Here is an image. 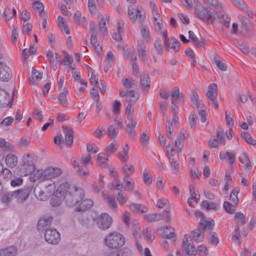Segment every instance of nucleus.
<instances>
[{"label": "nucleus", "instance_id": "obj_1", "mask_svg": "<svg viewBox=\"0 0 256 256\" xmlns=\"http://www.w3.org/2000/svg\"><path fill=\"white\" fill-rule=\"evenodd\" d=\"M126 243L124 236L118 232H112L106 234L104 239V244L108 248L118 249L122 247Z\"/></svg>", "mask_w": 256, "mask_h": 256}, {"label": "nucleus", "instance_id": "obj_2", "mask_svg": "<svg viewBox=\"0 0 256 256\" xmlns=\"http://www.w3.org/2000/svg\"><path fill=\"white\" fill-rule=\"evenodd\" d=\"M62 170L59 168L48 167L44 170H37L34 171L30 176V180L32 182L36 180L42 181L54 178L60 176Z\"/></svg>", "mask_w": 256, "mask_h": 256}, {"label": "nucleus", "instance_id": "obj_3", "mask_svg": "<svg viewBox=\"0 0 256 256\" xmlns=\"http://www.w3.org/2000/svg\"><path fill=\"white\" fill-rule=\"evenodd\" d=\"M178 102L172 101L171 112L172 113V120L167 119L166 123V136L170 138L174 137V130L178 128L179 124L178 113V107L176 104Z\"/></svg>", "mask_w": 256, "mask_h": 256}, {"label": "nucleus", "instance_id": "obj_4", "mask_svg": "<svg viewBox=\"0 0 256 256\" xmlns=\"http://www.w3.org/2000/svg\"><path fill=\"white\" fill-rule=\"evenodd\" d=\"M56 184L54 182H46L43 188L40 186H36L34 189V194L36 198L41 201H45L52 194H54Z\"/></svg>", "mask_w": 256, "mask_h": 256}, {"label": "nucleus", "instance_id": "obj_5", "mask_svg": "<svg viewBox=\"0 0 256 256\" xmlns=\"http://www.w3.org/2000/svg\"><path fill=\"white\" fill-rule=\"evenodd\" d=\"M84 196V192L82 188L71 187L70 192L65 196L66 202L68 206L73 207L82 201Z\"/></svg>", "mask_w": 256, "mask_h": 256}, {"label": "nucleus", "instance_id": "obj_6", "mask_svg": "<svg viewBox=\"0 0 256 256\" xmlns=\"http://www.w3.org/2000/svg\"><path fill=\"white\" fill-rule=\"evenodd\" d=\"M98 228L102 230L109 228L112 223V218L107 213H102L94 219Z\"/></svg>", "mask_w": 256, "mask_h": 256}, {"label": "nucleus", "instance_id": "obj_7", "mask_svg": "<svg viewBox=\"0 0 256 256\" xmlns=\"http://www.w3.org/2000/svg\"><path fill=\"white\" fill-rule=\"evenodd\" d=\"M128 14L132 22H135L138 20L141 22L146 18L144 12L140 10L138 8L130 5L128 6Z\"/></svg>", "mask_w": 256, "mask_h": 256}, {"label": "nucleus", "instance_id": "obj_8", "mask_svg": "<svg viewBox=\"0 0 256 256\" xmlns=\"http://www.w3.org/2000/svg\"><path fill=\"white\" fill-rule=\"evenodd\" d=\"M182 250L187 254L192 255L196 254V250L194 248V244L192 242L190 236L188 234H185L182 238Z\"/></svg>", "mask_w": 256, "mask_h": 256}, {"label": "nucleus", "instance_id": "obj_9", "mask_svg": "<svg viewBox=\"0 0 256 256\" xmlns=\"http://www.w3.org/2000/svg\"><path fill=\"white\" fill-rule=\"evenodd\" d=\"M217 86L212 84L208 86L206 93V96L210 100V104L215 108H218V103L217 101Z\"/></svg>", "mask_w": 256, "mask_h": 256}, {"label": "nucleus", "instance_id": "obj_10", "mask_svg": "<svg viewBox=\"0 0 256 256\" xmlns=\"http://www.w3.org/2000/svg\"><path fill=\"white\" fill-rule=\"evenodd\" d=\"M216 138H212L208 140V144L210 148H216L221 145L225 144V133L222 128H218L216 130Z\"/></svg>", "mask_w": 256, "mask_h": 256}, {"label": "nucleus", "instance_id": "obj_11", "mask_svg": "<svg viewBox=\"0 0 256 256\" xmlns=\"http://www.w3.org/2000/svg\"><path fill=\"white\" fill-rule=\"evenodd\" d=\"M44 239L50 244H57L60 242V236L56 229H48L44 232Z\"/></svg>", "mask_w": 256, "mask_h": 256}, {"label": "nucleus", "instance_id": "obj_12", "mask_svg": "<svg viewBox=\"0 0 256 256\" xmlns=\"http://www.w3.org/2000/svg\"><path fill=\"white\" fill-rule=\"evenodd\" d=\"M194 12L198 18L204 20L212 22L216 18L214 13L204 7L202 6V8H198L194 10Z\"/></svg>", "mask_w": 256, "mask_h": 256}, {"label": "nucleus", "instance_id": "obj_13", "mask_svg": "<svg viewBox=\"0 0 256 256\" xmlns=\"http://www.w3.org/2000/svg\"><path fill=\"white\" fill-rule=\"evenodd\" d=\"M30 191V188L14 191V200L18 203H23L28 198Z\"/></svg>", "mask_w": 256, "mask_h": 256}, {"label": "nucleus", "instance_id": "obj_14", "mask_svg": "<svg viewBox=\"0 0 256 256\" xmlns=\"http://www.w3.org/2000/svg\"><path fill=\"white\" fill-rule=\"evenodd\" d=\"M52 218L51 216H44L42 218L38 221L37 224V228L40 232H46L50 228Z\"/></svg>", "mask_w": 256, "mask_h": 256}, {"label": "nucleus", "instance_id": "obj_15", "mask_svg": "<svg viewBox=\"0 0 256 256\" xmlns=\"http://www.w3.org/2000/svg\"><path fill=\"white\" fill-rule=\"evenodd\" d=\"M120 95L122 97H126V100L128 104H135L139 98V94L133 90L128 92L120 91Z\"/></svg>", "mask_w": 256, "mask_h": 256}, {"label": "nucleus", "instance_id": "obj_16", "mask_svg": "<svg viewBox=\"0 0 256 256\" xmlns=\"http://www.w3.org/2000/svg\"><path fill=\"white\" fill-rule=\"evenodd\" d=\"M24 166L26 169V174H30L34 170L35 160L30 155H26L23 158Z\"/></svg>", "mask_w": 256, "mask_h": 256}, {"label": "nucleus", "instance_id": "obj_17", "mask_svg": "<svg viewBox=\"0 0 256 256\" xmlns=\"http://www.w3.org/2000/svg\"><path fill=\"white\" fill-rule=\"evenodd\" d=\"M12 72L10 68L5 64L0 62V80L7 81L10 78Z\"/></svg>", "mask_w": 256, "mask_h": 256}, {"label": "nucleus", "instance_id": "obj_18", "mask_svg": "<svg viewBox=\"0 0 256 256\" xmlns=\"http://www.w3.org/2000/svg\"><path fill=\"white\" fill-rule=\"evenodd\" d=\"M126 130L128 134L132 138L136 137V134L134 128L137 124L136 121L134 120L132 117H129V118H126Z\"/></svg>", "mask_w": 256, "mask_h": 256}, {"label": "nucleus", "instance_id": "obj_19", "mask_svg": "<svg viewBox=\"0 0 256 256\" xmlns=\"http://www.w3.org/2000/svg\"><path fill=\"white\" fill-rule=\"evenodd\" d=\"M164 44L168 50H171L176 52L179 50V42L174 37L170 38L169 40L164 42Z\"/></svg>", "mask_w": 256, "mask_h": 256}, {"label": "nucleus", "instance_id": "obj_20", "mask_svg": "<svg viewBox=\"0 0 256 256\" xmlns=\"http://www.w3.org/2000/svg\"><path fill=\"white\" fill-rule=\"evenodd\" d=\"M138 52L140 58L144 62H147L148 58L146 54V45L142 41H139L138 43Z\"/></svg>", "mask_w": 256, "mask_h": 256}, {"label": "nucleus", "instance_id": "obj_21", "mask_svg": "<svg viewBox=\"0 0 256 256\" xmlns=\"http://www.w3.org/2000/svg\"><path fill=\"white\" fill-rule=\"evenodd\" d=\"M122 182L124 188H125L126 190L134 192V193L136 192V191L134 190L136 184L133 178L129 177L124 176L122 178Z\"/></svg>", "mask_w": 256, "mask_h": 256}, {"label": "nucleus", "instance_id": "obj_22", "mask_svg": "<svg viewBox=\"0 0 256 256\" xmlns=\"http://www.w3.org/2000/svg\"><path fill=\"white\" fill-rule=\"evenodd\" d=\"M102 197L104 200L107 203L109 207L111 208L113 210L117 211L118 206L114 197L112 195L102 193Z\"/></svg>", "mask_w": 256, "mask_h": 256}, {"label": "nucleus", "instance_id": "obj_23", "mask_svg": "<svg viewBox=\"0 0 256 256\" xmlns=\"http://www.w3.org/2000/svg\"><path fill=\"white\" fill-rule=\"evenodd\" d=\"M18 249L16 246H10L0 249V256H16Z\"/></svg>", "mask_w": 256, "mask_h": 256}, {"label": "nucleus", "instance_id": "obj_24", "mask_svg": "<svg viewBox=\"0 0 256 256\" xmlns=\"http://www.w3.org/2000/svg\"><path fill=\"white\" fill-rule=\"evenodd\" d=\"M130 147L127 144L122 146V150L118 154V158L122 162H126L129 158L128 152Z\"/></svg>", "mask_w": 256, "mask_h": 256}, {"label": "nucleus", "instance_id": "obj_25", "mask_svg": "<svg viewBox=\"0 0 256 256\" xmlns=\"http://www.w3.org/2000/svg\"><path fill=\"white\" fill-rule=\"evenodd\" d=\"M5 162L8 168H12L16 167L18 164V157L12 154H8L6 156Z\"/></svg>", "mask_w": 256, "mask_h": 256}, {"label": "nucleus", "instance_id": "obj_26", "mask_svg": "<svg viewBox=\"0 0 256 256\" xmlns=\"http://www.w3.org/2000/svg\"><path fill=\"white\" fill-rule=\"evenodd\" d=\"M70 188L68 182H64L58 186L55 193L62 196L65 198L66 195L70 192Z\"/></svg>", "mask_w": 256, "mask_h": 256}, {"label": "nucleus", "instance_id": "obj_27", "mask_svg": "<svg viewBox=\"0 0 256 256\" xmlns=\"http://www.w3.org/2000/svg\"><path fill=\"white\" fill-rule=\"evenodd\" d=\"M130 210L136 213L144 214L148 212V208L144 204L132 203L129 205Z\"/></svg>", "mask_w": 256, "mask_h": 256}, {"label": "nucleus", "instance_id": "obj_28", "mask_svg": "<svg viewBox=\"0 0 256 256\" xmlns=\"http://www.w3.org/2000/svg\"><path fill=\"white\" fill-rule=\"evenodd\" d=\"M170 96L172 101L174 102H182L184 100V96L182 94L180 93L179 88L174 87L171 91Z\"/></svg>", "mask_w": 256, "mask_h": 256}, {"label": "nucleus", "instance_id": "obj_29", "mask_svg": "<svg viewBox=\"0 0 256 256\" xmlns=\"http://www.w3.org/2000/svg\"><path fill=\"white\" fill-rule=\"evenodd\" d=\"M189 190L190 197L188 198V202L189 206L192 207H194V206L192 205V202H198L200 199V196L195 192L194 187L192 186H190Z\"/></svg>", "mask_w": 256, "mask_h": 256}, {"label": "nucleus", "instance_id": "obj_30", "mask_svg": "<svg viewBox=\"0 0 256 256\" xmlns=\"http://www.w3.org/2000/svg\"><path fill=\"white\" fill-rule=\"evenodd\" d=\"M94 204L93 202L90 199L82 200L78 206L76 208V212L84 211L90 208Z\"/></svg>", "mask_w": 256, "mask_h": 256}, {"label": "nucleus", "instance_id": "obj_31", "mask_svg": "<svg viewBox=\"0 0 256 256\" xmlns=\"http://www.w3.org/2000/svg\"><path fill=\"white\" fill-rule=\"evenodd\" d=\"M186 136L184 132H180L175 142L174 146L176 148L178 153L181 152L183 147L184 140L186 139Z\"/></svg>", "mask_w": 256, "mask_h": 256}, {"label": "nucleus", "instance_id": "obj_32", "mask_svg": "<svg viewBox=\"0 0 256 256\" xmlns=\"http://www.w3.org/2000/svg\"><path fill=\"white\" fill-rule=\"evenodd\" d=\"M66 144L70 146L73 143V130L70 127L64 128Z\"/></svg>", "mask_w": 256, "mask_h": 256}, {"label": "nucleus", "instance_id": "obj_33", "mask_svg": "<svg viewBox=\"0 0 256 256\" xmlns=\"http://www.w3.org/2000/svg\"><path fill=\"white\" fill-rule=\"evenodd\" d=\"M140 84L144 90H147L150 84L149 76L146 74H142L140 76Z\"/></svg>", "mask_w": 256, "mask_h": 256}, {"label": "nucleus", "instance_id": "obj_34", "mask_svg": "<svg viewBox=\"0 0 256 256\" xmlns=\"http://www.w3.org/2000/svg\"><path fill=\"white\" fill-rule=\"evenodd\" d=\"M32 8L36 12H38L41 17L44 16V6L42 2L40 1L34 2L32 4Z\"/></svg>", "mask_w": 256, "mask_h": 256}, {"label": "nucleus", "instance_id": "obj_35", "mask_svg": "<svg viewBox=\"0 0 256 256\" xmlns=\"http://www.w3.org/2000/svg\"><path fill=\"white\" fill-rule=\"evenodd\" d=\"M74 21L76 24L86 27L87 26V20L85 16L82 17L81 12L76 11L74 16Z\"/></svg>", "mask_w": 256, "mask_h": 256}, {"label": "nucleus", "instance_id": "obj_36", "mask_svg": "<svg viewBox=\"0 0 256 256\" xmlns=\"http://www.w3.org/2000/svg\"><path fill=\"white\" fill-rule=\"evenodd\" d=\"M190 101L193 106L196 109L202 108H204V106L201 100H199L198 95L192 92L190 96Z\"/></svg>", "mask_w": 256, "mask_h": 256}, {"label": "nucleus", "instance_id": "obj_37", "mask_svg": "<svg viewBox=\"0 0 256 256\" xmlns=\"http://www.w3.org/2000/svg\"><path fill=\"white\" fill-rule=\"evenodd\" d=\"M192 235L193 240L196 242L202 241L204 238V230L199 228L192 231Z\"/></svg>", "mask_w": 256, "mask_h": 256}, {"label": "nucleus", "instance_id": "obj_38", "mask_svg": "<svg viewBox=\"0 0 256 256\" xmlns=\"http://www.w3.org/2000/svg\"><path fill=\"white\" fill-rule=\"evenodd\" d=\"M9 101L10 98L6 92L0 89V107L4 108L8 106Z\"/></svg>", "mask_w": 256, "mask_h": 256}, {"label": "nucleus", "instance_id": "obj_39", "mask_svg": "<svg viewBox=\"0 0 256 256\" xmlns=\"http://www.w3.org/2000/svg\"><path fill=\"white\" fill-rule=\"evenodd\" d=\"M117 32H112V36L114 40L119 42L122 40V34L124 32L123 24L120 22L117 23Z\"/></svg>", "mask_w": 256, "mask_h": 256}, {"label": "nucleus", "instance_id": "obj_40", "mask_svg": "<svg viewBox=\"0 0 256 256\" xmlns=\"http://www.w3.org/2000/svg\"><path fill=\"white\" fill-rule=\"evenodd\" d=\"M42 74L33 69L32 72V76L29 78V82L31 84L34 85L35 81H39L42 78Z\"/></svg>", "mask_w": 256, "mask_h": 256}, {"label": "nucleus", "instance_id": "obj_41", "mask_svg": "<svg viewBox=\"0 0 256 256\" xmlns=\"http://www.w3.org/2000/svg\"><path fill=\"white\" fill-rule=\"evenodd\" d=\"M200 206L202 208L206 210H216L218 208V204L214 202H208L206 200H204L201 202Z\"/></svg>", "mask_w": 256, "mask_h": 256}, {"label": "nucleus", "instance_id": "obj_42", "mask_svg": "<svg viewBox=\"0 0 256 256\" xmlns=\"http://www.w3.org/2000/svg\"><path fill=\"white\" fill-rule=\"evenodd\" d=\"M162 236L167 238H172L174 236V229L171 227H166L160 229Z\"/></svg>", "mask_w": 256, "mask_h": 256}, {"label": "nucleus", "instance_id": "obj_43", "mask_svg": "<svg viewBox=\"0 0 256 256\" xmlns=\"http://www.w3.org/2000/svg\"><path fill=\"white\" fill-rule=\"evenodd\" d=\"M68 93V91L67 88H64L63 91L60 93L58 96L59 104L65 107L67 106L68 104V100L66 98Z\"/></svg>", "mask_w": 256, "mask_h": 256}, {"label": "nucleus", "instance_id": "obj_44", "mask_svg": "<svg viewBox=\"0 0 256 256\" xmlns=\"http://www.w3.org/2000/svg\"><path fill=\"white\" fill-rule=\"evenodd\" d=\"M106 20H109L108 16L106 17V20L104 16H102L98 22V26L100 32L103 36H104L108 33V30L106 26Z\"/></svg>", "mask_w": 256, "mask_h": 256}, {"label": "nucleus", "instance_id": "obj_45", "mask_svg": "<svg viewBox=\"0 0 256 256\" xmlns=\"http://www.w3.org/2000/svg\"><path fill=\"white\" fill-rule=\"evenodd\" d=\"M64 198L62 196L54 192L50 199V204L52 206H58L60 204Z\"/></svg>", "mask_w": 256, "mask_h": 256}, {"label": "nucleus", "instance_id": "obj_46", "mask_svg": "<svg viewBox=\"0 0 256 256\" xmlns=\"http://www.w3.org/2000/svg\"><path fill=\"white\" fill-rule=\"evenodd\" d=\"M108 158L103 153H100L98 154L97 162L98 164L101 168H104L107 166V162Z\"/></svg>", "mask_w": 256, "mask_h": 256}, {"label": "nucleus", "instance_id": "obj_47", "mask_svg": "<svg viewBox=\"0 0 256 256\" xmlns=\"http://www.w3.org/2000/svg\"><path fill=\"white\" fill-rule=\"evenodd\" d=\"M122 172L124 174V176L128 177L134 172V168L133 165L131 164H126L122 169Z\"/></svg>", "mask_w": 256, "mask_h": 256}, {"label": "nucleus", "instance_id": "obj_48", "mask_svg": "<svg viewBox=\"0 0 256 256\" xmlns=\"http://www.w3.org/2000/svg\"><path fill=\"white\" fill-rule=\"evenodd\" d=\"M208 242L214 246H216L219 242L218 235L215 232H210L207 236Z\"/></svg>", "mask_w": 256, "mask_h": 256}, {"label": "nucleus", "instance_id": "obj_49", "mask_svg": "<svg viewBox=\"0 0 256 256\" xmlns=\"http://www.w3.org/2000/svg\"><path fill=\"white\" fill-rule=\"evenodd\" d=\"M115 57L112 52L108 51L106 56L105 60L106 62V68L112 67L114 64Z\"/></svg>", "mask_w": 256, "mask_h": 256}, {"label": "nucleus", "instance_id": "obj_50", "mask_svg": "<svg viewBox=\"0 0 256 256\" xmlns=\"http://www.w3.org/2000/svg\"><path fill=\"white\" fill-rule=\"evenodd\" d=\"M240 192V188L238 187L235 188L231 192L230 200L235 205H238V194Z\"/></svg>", "mask_w": 256, "mask_h": 256}, {"label": "nucleus", "instance_id": "obj_51", "mask_svg": "<svg viewBox=\"0 0 256 256\" xmlns=\"http://www.w3.org/2000/svg\"><path fill=\"white\" fill-rule=\"evenodd\" d=\"M107 134L108 136L110 138H116L118 134V131L117 128H115V126L113 125L110 126L107 130Z\"/></svg>", "mask_w": 256, "mask_h": 256}, {"label": "nucleus", "instance_id": "obj_52", "mask_svg": "<svg viewBox=\"0 0 256 256\" xmlns=\"http://www.w3.org/2000/svg\"><path fill=\"white\" fill-rule=\"evenodd\" d=\"M140 34L142 37L148 40L150 38V30L148 26L142 24L140 27Z\"/></svg>", "mask_w": 256, "mask_h": 256}, {"label": "nucleus", "instance_id": "obj_53", "mask_svg": "<svg viewBox=\"0 0 256 256\" xmlns=\"http://www.w3.org/2000/svg\"><path fill=\"white\" fill-rule=\"evenodd\" d=\"M234 219L237 224L243 225L246 223V217L244 214L240 212L236 213Z\"/></svg>", "mask_w": 256, "mask_h": 256}, {"label": "nucleus", "instance_id": "obj_54", "mask_svg": "<svg viewBox=\"0 0 256 256\" xmlns=\"http://www.w3.org/2000/svg\"><path fill=\"white\" fill-rule=\"evenodd\" d=\"M128 198L126 194L121 192H118L116 196V200L121 206H123L126 202Z\"/></svg>", "mask_w": 256, "mask_h": 256}, {"label": "nucleus", "instance_id": "obj_55", "mask_svg": "<svg viewBox=\"0 0 256 256\" xmlns=\"http://www.w3.org/2000/svg\"><path fill=\"white\" fill-rule=\"evenodd\" d=\"M236 206L234 204H232L228 202H224L223 204V208L227 212L232 214L235 211Z\"/></svg>", "mask_w": 256, "mask_h": 256}, {"label": "nucleus", "instance_id": "obj_56", "mask_svg": "<svg viewBox=\"0 0 256 256\" xmlns=\"http://www.w3.org/2000/svg\"><path fill=\"white\" fill-rule=\"evenodd\" d=\"M226 154L228 164L231 167H233L234 165L236 163L235 156L234 152L228 150L226 152Z\"/></svg>", "mask_w": 256, "mask_h": 256}, {"label": "nucleus", "instance_id": "obj_57", "mask_svg": "<svg viewBox=\"0 0 256 256\" xmlns=\"http://www.w3.org/2000/svg\"><path fill=\"white\" fill-rule=\"evenodd\" d=\"M0 148H4L6 150H13L14 146L4 139L0 138Z\"/></svg>", "mask_w": 256, "mask_h": 256}, {"label": "nucleus", "instance_id": "obj_58", "mask_svg": "<svg viewBox=\"0 0 256 256\" xmlns=\"http://www.w3.org/2000/svg\"><path fill=\"white\" fill-rule=\"evenodd\" d=\"M143 180L146 184L149 186L152 183V176L148 174L147 170H144L142 174Z\"/></svg>", "mask_w": 256, "mask_h": 256}, {"label": "nucleus", "instance_id": "obj_59", "mask_svg": "<svg viewBox=\"0 0 256 256\" xmlns=\"http://www.w3.org/2000/svg\"><path fill=\"white\" fill-rule=\"evenodd\" d=\"M200 224L203 226L204 229L210 230L212 228L214 222L213 220H207L202 219L200 220Z\"/></svg>", "mask_w": 256, "mask_h": 256}, {"label": "nucleus", "instance_id": "obj_60", "mask_svg": "<svg viewBox=\"0 0 256 256\" xmlns=\"http://www.w3.org/2000/svg\"><path fill=\"white\" fill-rule=\"evenodd\" d=\"M176 150H176L174 148V145L170 143H169L166 146L167 156L169 158H172L174 155Z\"/></svg>", "mask_w": 256, "mask_h": 256}, {"label": "nucleus", "instance_id": "obj_61", "mask_svg": "<svg viewBox=\"0 0 256 256\" xmlns=\"http://www.w3.org/2000/svg\"><path fill=\"white\" fill-rule=\"evenodd\" d=\"M118 145L114 142H112L106 148V152L108 154L114 152L118 148Z\"/></svg>", "mask_w": 256, "mask_h": 256}, {"label": "nucleus", "instance_id": "obj_62", "mask_svg": "<svg viewBox=\"0 0 256 256\" xmlns=\"http://www.w3.org/2000/svg\"><path fill=\"white\" fill-rule=\"evenodd\" d=\"M196 250V254L198 253L200 256H206L208 254V250L206 247L204 245H200Z\"/></svg>", "mask_w": 256, "mask_h": 256}, {"label": "nucleus", "instance_id": "obj_63", "mask_svg": "<svg viewBox=\"0 0 256 256\" xmlns=\"http://www.w3.org/2000/svg\"><path fill=\"white\" fill-rule=\"evenodd\" d=\"M154 28L157 32H160L162 26V20L160 18V16H156L155 18V16H154Z\"/></svg>", "mask_w": 256, "mask_h": 256}, {"label": "nucleus", "instance_id": "obj_64", "mask_svg": "<svg viewBox=\"0 0 256 256\" xmlns=\"http://www.w3.org/2000/svg\"><path fill=\"white\" fill-rule=\"evenodd\" d=\"M77 172L80 176L84 178H86L89 174V172L86 170V166L84 165L77 168Z\"/></svg>", "mask_w": 256, "mask_h": 256}]
</instances>
